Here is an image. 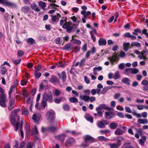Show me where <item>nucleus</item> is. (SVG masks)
Masks as SVG:
<instances>
[{"label": "nucleus", "mask_w": 148, "mask_h": 148, "mask_svg": "<svg viewBox=\"0 0 148 148\" xmlns=\"http://www.w3.org/2000/svg\"><path fill=\"white\" fill-rule=\"evenodd\" d=\"M138 122L140 124H146L148 123L147 119H139L138 120Z\"/></svg>", "instance_id": "obj_28"}, {"label": "nucleus", "mask_w": 148, "mask_h": 148, "mask_svg": "<svg viewBox=\"0 0 148 148\" xmlns=\"http://www.w3.org/2000/svg\"><path fill=\"white\" fill-rule=\"evenodd\" d=\"M46 116L50 122H54L55 124H57V122L54 119L55 114L53 111L47 112L46 114Z\"/></svg>", "instance_id": "obj_3"}, {"label": "nucleus", "mask_w": 148, "mask_h": 148, "mask_svg": "<svg viewBox=\"0 0 148 148\" xmlns=\"http://www.w3.org/2000/svg\"><path fill=\"white\" fill-rule=\"evenodd\" d=\"M24 53L23 51L22 50H19L17 52L18 56H22Z\"/></svg>", "instance_id": "obj_59"}, {"label": "nucleus", "mask_w": 148, "mask_h": 148, "mask_svg": "<svg viewBox=\"0 0 148 148\" xmlns=\"http://www.w3.org/2000/svg\"><path fill=\"white\" fill-rule=\"evenodd\" d=\"M80 98L81 100H83L85 101H89L90 97L88 96L83 95L80 96Z\"/></svg>", "instance_id": "obj_27"}, {"label": "nucleus", "mask_w": 148, "mask_h": 148, "mask_svg": "<svg viewBox=\"0 0 148 148\" xmlns=\"http://www.w3.org/2000/svg\"><path fill=\"white\" fill-rule=\"evenodd\" d=\"M105 117L107 119H109L114 116L112 112H105Z\"/></svg>", "instance_id": "obj_18"}, {"label": "nucleus", "mask_w": 148, "mask_h": 148, "mask_svg": "<svg viewBox=\"0 0 148 148\" xmlns=\"http://www.w3.org/2000/svg\"><path fill=\"white\" fill-rule=\"evenodd\" d=\"M102 67L101 66H99L98 67H95L93 69V73L96 75L97 74V71H99L102 70Z\"/></svg>", "instance_id": "obj_31"}, {"label": "nucleus", "mask_w": 148, "mask_h": 148, "mask_svg": "<svg viewBox=\"0 0 148 148\" xmlns=\"http://www.w3.org/2000/svg\"><path fill=\"white\" fill-rule=\"evenodd\" d=\"M42 99L48 101L49 103H52L53 101V98L52 92H49L48 93H44L42 95Z\"/></svg>", "instance_id": "obj_4"}, {"label": "nucleus", "mask_w": 148, "mask_h": 148, "mask_svg": "<svg viewBox=\"0 0 148 148\" xmlns=\"http://www.w3.org/2000/svg\"><path fill=\"white\" fill-rule=\"evenodd\" d=\"M65 137L66 135L62 134L57 136H56V139L62 142H63L64 140Z\"/></svg>", "instance_id": "obj_17"}, {"label": "nucleus", "mask_w": 148, "mask_h": 148, "mask_svg": "<svg viewBox=\"0 0 148 148\" xmlns=\"http://www.w3.org/2000/svg\"><path fill=\"white\" fill-rule=\"evenodd\" d=\"M146 139V137L145 136H143L141 139L139 140V143L140 145H143Z\"/></svg>", "instance_id": "obj_29"}, {"label": "nucleus", "mask_w": 148, "mask_h": 148, "mask_svg": "<svg viewBox=\"0 0 148 148\" xmlns=\"http://www.w3.org/2000/svg\"><path fill=\"white\" fill-rule=\"evenodd\" d=\"M38 5L39 6L41 7L43 10H44L45 9V8L46 6V3L42 1H40L39 2Z\"/></svg>", "instance_id": "obj_30"}, {"label": "nucleus", "mask_w": 148, "mask_h": 148, "mask_svg": "<svg viewBox=\"0 0 148 148\" xmlns=\"http://www.w3.org/2000/svg\"><path fill=\"white\" fill-rule=\"evenodd\" d=\"M75 140L73 138H70L67 140L65 145L67 146H71L75 142Z\"/></svg>", "instance_id": "obj_9"}, {"label": "nucleus", "mask_w": 148, "mask_h": 148, "mask_svg": "<svg viewBox=\"0 0 148 148\" xmlns=\"http://www.w3.org/2000/svg\"><path fill=\"white\" fill-rule=\"evenodd\" d=\"M107 59L110 61L112 65H113L114 62H116L119 59L118 57L116 55H114L112 56L108 57Z\"/></svg>", "instance_id": "obj_6"}, {"label": "nucleus", "mask_w": 148, "mask_h": 148, "mask_svg": "<svg viewBox=\"0 0 148 148\" xmlns=\"http://www.w3.org/2000/svg\"><path fill=\"white\" fill-rule=\"evenodd\" d=\"M86 60L84 59H82L79 62V66L80 67H83L84 66Z\"/></svg>", "instance_id": "obj_50"}, {"label": "nucleus", "mask_w": 148, "mask_h": 148, "mask_svg": "<svg viewBox=\"0 0 148 148\" xmlns=\"http://www.w3.org/2000/svg\"><path fill=\"white\" fill-rule=\"evenodd\" d=\"M38 133V131L37 127L36 126H35L33 130V134L34 136H36Z\"/></svg>", "instance_id": "obj_38"}, {"label": "nucleus", "mask_w": 148, "mask_h": 148, "mask_svg": "<svg viewBox=\"0 0 148 148\" xmlns=\"http://www.w3.org/2000/svg\"><path fill=\"white\" fill-rule=\"evenodd\" d=\"M25 129L26 130V133L27 135H29L30 134V128L28 126H25Z\"/></svg>", "instance_id": "obj_62"}, {"label": "nucleus", "mask_w": 148, "mask_h": 148, "mask_svg": "<svg viewBox=\"0 0 148 148\" xmlns=\"http://www.w3.org/2000/svg\"><path fill=\"white\" fill-rule=\"evenodd\" d=\"M3 66V65H2L1 67L2 69L1 70V72L3 74H4L8 70L5 67Z\"/></svg>", "instance_id": "obj_46"}, {"label": "nucleus", "mask_w": 148, "mask_h": 148, "mask_svg": "<svg viewBox=\"0 0 148 148\" xmlns=\"http://www.w3.org/2000/svg\"><path fill=\"white\" fill-rule=\"evenodd\" d=\"M53 92L54 95L56 96H59L61 93V92L60 90L56 89H54V91H53Z\"/></svg>", "instance_id": "obj_33"}, {"label": "nucleus", "mask_w": 148, "mask_h": 148, "mask_svg": "<svg viewBox=\"0 0 148 148\" xmlns=\"http://www.w3.org/2000/svg\"><path fill=\"white\" fill-rule=\"evenodd\" d=\"M90 34L91 38L92 39L93 42H95V41L96 40V38L95 36L93 34L92 32H91L90 33Z\"/></svg>", "instance_id": "obj_61"}, {"label": "nucleus", "mask_w": 148, "mask_h": 148, "mask_svg": "<svg viewBox=\"0 0 148 148\" xmlns=\"http://www.w3.org/2000/svg\"><path fill=\"white\" fill-rule=\"evenodd\" d=\"M86 119L88 121L91 123H92L93 122V118L91 116H86Z\"/></svg>", "instance_id": "obj_49"}, {"label": "nucleus", "mask_w": 148, "mask_h": 148, "mask_svg": "<svg viewBox=\"0 0 148 148\" xmlns=\"http://www.w3.org/2000/svg\"><path fill=\"white\" fill-rule=\"evenodd\" d=\"M47 105V101L42 99L41 102V106L42 108H43V110H44L45 108Z\"/></svg>", "instance_id": "obj_43"}, {"label": "nucleus", "mask_w": 148, "mask_h": 148, "mask_svg": "<svg viewBox=\"0 0 148 148\" xmlns=\"http://www.w3.org/2000/svg\"><path fill=\"white\" fill-rule=\"evenodd\" d=\"M118 126V124L117 123L113 122L110 124V127L111 129L114 130L116 129Z\"/></svg>", "instance_id": "obj_26"}, {"label": "nucleus", "mask_w": 148, "mask_h": 148, "mask_svg": "<svg viewBox=\"0 0 148 148\" xmlns=\"http://www.w3.org/2000/svg\"><path fill=\"white\" fill-rule=\"evenodd\" d=\"M96 110L97 111L98 115L99 116H101L102 115L103 113L101 111L102 110L101 109L98 107H97L96 108Z\"/></svg>", "instance_id": "obj_44"}, {"label": "nucleus", "mask_w": 148, "mask_h": 148, "mask_svg": "<svg viewBox=\"0 0 148 148\" xmlns=\"http://www.w3.org/2000/svg\"><path fill=\"white\" fill-rule=\"evenodd\" d=\"M123 131L120 129H117L115 131L114 134L116 135H121L123 134Z\"/></svg>", "instance_id": "obj_35"}, {"label": "nucleus", "mask_w": 148, "mask_h": 148, "mask_svg": "<svg viewBox=\"0 0 148 148\" xmlns=\"http://www.w3.org/2000/svg\"><path fill=\"white\" fill-rule=\"evenodd\" d=\"M130 43L129 42H124L123 44V49L125 51H127L129 49L131 48L130 47Z\"/></svg>", "instance_id": "obj_13"}, {"label": "nucleus", "mask_w": 148, "mask_h": 148, "mask_svg": "<svg viewBox=\"0 0 148 148\" xmlns=\"http://www.w3.org/2000/svg\"><path fill=\"white\" fill-rule=\"evenodd\" d=\"M85 142L86 143H91L94 142V138L88 135L86 136L85 137Z\"/></svg>", "instance_id": "obj_11"}, {"label": "nucleus", "mask_w": 148, "mask_h": 148, "mask_svg": "<svg viewBox=\"0 0 148 148\" xmlns=\"http://www.w3.org/2000/svg\"><path fill=\"white\" fill-rule=\"evenodd\" d=\"M98 126L100 128H104L105 127V125L101 121H99L98 123Z\"/></svg>", "instance_id": "obj_54"}, {"label": "nucleus", "mask_w": 148, "mask_h": 148, "mask_svg": "<svg viewBox=\"0 0 148 148\" xmlns=\"http://www.w3.org/2000/svg\"><path fill=\"white\" fill-rule=\"evenodd\" d=\"M31 7L36 12H39L40 10L37 5L35 3H32L31 5Z\"/></svg>", "instance_id": "obj_15"}, {"label": "nucleus", "mask_w": 148, "mask_h": 148, "mask_svg": "<svg viewBox=\"0 0 148 148\" xmlns=\"http://www.w3.org/2000/svg\"><path fill=\"white\" fill-rule=\"evenodd\" d=\"M120 75L119 71H116L115 72L114 75L113 76V78L115 79H116L120 77Z\"/></svg>", "instance_id": "obj_39"}, {"label": "nucleus", "mask_w": 148, "mask_h": 148, "mask_svg": "<svg viewBox=\"0 0 148 148\" xmlns=\"http://www.w3.org/2000/svg\"><path fill=\"white\" fill-rule=\"evenodd\" d=\"M4 5L11 8H16L17 7V5L16 3L7 0H6L5 2L4 3Z\"/></svg>", "instance_id": "obj_7"}, {"label": "nucleus", "mask_w": 148, "mask_h": 148, "mask_svg": "<svg viewBox=\"0 0 148 148\" xmlns=\"http://www.w3.org/2000/svg\"><path fill=\"white\" fill-rule=\"evenodd\" d=\"M122 82L128 86H130V79L127 77H124L122 79Z\"/></svg>", "instance_id": "obj_20"}, {"label": "nucleus", "mask_w": 148, "mask_h": 148, "mask_svg": "<svg viewBox=\"0 0 148 148\" xmlns=\"http://www.w3.org/2000/svg\"><path fill=\"white\" fill-rule=\"evenodd\" d=\"M66 132H69L71 134L73 135H78L79 134V133H77L75 131H66Z\"/></svg>", "instance_id": "obj_53"}, {"label": "nucleus", "mask_w": 148, "mask_h": 148, "mask_svg": "<svg viewBox=\"0 0 148 148\" xmlns=\"http://www.w3.org/2000/svg\"><path fill=\"white\" fill-rule=\"evenodd\" d=\"M69 101L72 103H77L78 101V99L75 97H71L69 99Z\"/></svg>", "instance_id": "obj_34"}, {"label": "nucleus", "mask_w": 148, "mask_h": 148, "mask_svg": "<svg viewBox=\"0 0 148 148\" xmlns=\"http://www.w3.org/2000/svg\"><path fill=\"white\" fill-rule=\"evenodd\" d=\"M111 88L110 86H107L104 87L102 89L101 93L103 94H105L109 89H110Z\"/></svg>", "instance_id": "obj_41"}, {"label": "nucleus", "mask_w": 148, "mask_h": 148, "mask_svg": "<svg viewBox=\"0 0 148 148\" xmlns=\"http://www.w3.org/2000/svg\"><path fill=\"white\" fill-rule=\"evenodd\" d=\"M40 117V115L39 114H34L32 116V119L34 122L37 124L39 121Z\"/></svg>", "instance_id": "obj_10"}, {"label": "nucleus", "mask_w": 148, "mask_h": 148, "mask_svg": "<svg viewBox=\"0 0 148 148\" xmlns=\"http://www.w3.org/2000/svg\"><path fill=\"white\" fill-rule=\"evenodd\" d=\"M61 15L59 14H57L56 15L52 16L51 20L53 22H55L56 20H58L57 21H58Z\"/></svg>", "instance_id": "obj_16"}, {"label": "nucleus", "mask_w": 148, "mask_h": 148, "mask_svg": "<svg viewBox=\"0 0 148 148\" xmlns=\"http://www.w3.org/2000/svg\"><path fill=\"white\" fill-rule=\"evenodd\" d=\"M148 51L146 48L145 47L141 52V54L142 55H144V54L148 53Z\"/></svg>", "instance_id": "obj_60"}, {"label": "nucleus", "mask_w": 148, "mask_h": 148, "mask_svg": "<svg viewBox=\"0 0 148 148\" xmlns=\"http://www.w3.org/2000/svg\"><path fill=\"white\" fill-rule=\"evenodd\" d=\"M116 140H117V143H119V144H120V145H121V141L124 140V139L123 137L120 136L117 137Z\"/></svg>", "instance_id": "obj_37"}, {"label": "nucleus", "mask_w": 148, "mask_h": 148, "mask_svg": "<svg viewBox=\"0 0 148 148\" xmlns=\"http://www.w3.org/2000/svg\"><path fill=\"white\" fill-rule=\"evenodd\" d=\"M62 99L60 97H57L54 100V102L57 103H59L61 101Z\"/></svg>", "instance_id": "obj_52"}, {"label": "nucleus", "mask_w": 148, "mask_h": 148, "mask_svg": "<svg viewBox=\"0 0 148 148\" xmlns=\"http://www.w3.org/2000/svg\"><path fill=\"white\" fill-rule=\"evenodd\" d=\"M58 81L57 78L54 76H52L50 80V82L52 83H56Z\"/></svg>", "instance_id": "obj_36"}, {"label": "nucleus", "mask_w": 148, "mask_h": 148, "mask_svg": "<svg viewBox=\"0 0 148 148\" xmlns=\"http://www.w3.org/2000/svg\"><path fill=\"white\" fill-rule=\"evenodd\" d=\"M91 12L90 11H88L87 12H86L85 10H82L81 11V14L83 16V17L86 18V17H87V16L90 14Z\"/></svg>", "instance_id": "obj_23"}, {"label": "nucleus", "mask_w": 148, "mask_h": 148, "mask_svg": "<svg viewBox=\"0 0 148 148\" xmlns=\"http://www.w3.org/2000/svg\"><path fill=\"white\" fill-rule=\"evenodd\" d=\"M45 86L43 84L42 82L40 84V89L39 90V91L40 92H41L42 90L43 89Z\"/></svg>", "instance_id": "obj_64"}, {"label": "nucleus", "mask_w": 148, "mask_h": 148, "mask_svg": "<svg viewBox=\"0 0 148 148\" xmlns=\"http://www.w3.org/2000/svg\"><path fill=\"white\" fill-rule=\"evenodd\" d=\"M125 74L128 75L129 74L132 73V69L127 68L125 70Z\"/></svg>", "instance_id": "obj_48"}, {"label": "nucleus", "mask_w": 148, "mask_h": 148, "mask_svg": "<svg viewBox=\"0 0 148 148\" xmlns=\"http://www.w3.org/2000/svg\"><path fill=\"white\" fill-rule=\"evenodd\" d=\"M63 29H66L68 32H71L73 28V25L71 22H65L62 26Z\"/></svg>", "instance_id": "obj_5"}, {"label": "nucleus", "mask_w": 148, "mask_h": 148, "mask_svg": "<svg viewBox=\"0 0 148 148\" xmlns=\"http://www.w3.org/2000/svg\"><path fill=\"white\" fill-rule=\"evenodd\" d=\"M124 64L123 63L120 64L119 66V69L121 70H123L124 69Z\"/></svg>", "instance_id": "obj_63"}, {"label": "nucleus", "mask_w": 148, "mask_h": 148, "mask_svg": "<svg viewBox=\"0 0 148 148\" xmlns=\"http://www.w3.org/2000/svg\"><path fill=\"white\" fill-rule=\"evenodd\" d=\"M131 46L132 47L136 46L138 48H140L141 47L140 44L137 42H133L131 43Z\"/></svg>", "instance_id": "obj_32"}, {"label": "nucleus", "mask_w": 148, "mask_h": 148, "mask_svg": "<svg viewBox=\"0 0 148 148\" xmlns=\"http://www.w3.org/2000/svg\"><path fill=\"white\" fill-rule=\"evenodd\" d=\"M0 105L2 107H5L7 99L5 96L4 90L1 87H0Z\"/></svg>", "instance_id": "obj_2"}, {"label": "nucleus", "mask_w": 148, "mask_h": 148, "mask_svg": "<svg viewBox=\"0 0 148 148\" xmlns=\"http://www.w3.org/2000/svg\"><path fill=\"white\" fill-rule=\"evenodd\" d=\"M107 42L105 39L103 38H100L98 41V44L100 46H105L106 45Z\"/></svg>", "instance_id": "obj_14"}, {"label": "nucleus", "mask_w": 148, "mask_h": 148, "mask_svg": "<svg viewBox=\"0 0 148 148\" xmlns=\"http://www.w3.org/2000/svg\"><path fill=\"white\" fill-rule=\"evenodd\" d=\"M139 70L138 69L136 68L132 69V74H135L138 73Z\"/></svg>", "instance_id": "obj_51"}, {"label": "nucleus", "mask_w": 148, "mask_h": 148, "mask_svg": "<svg viewBox=\"0 0 148 148\" xmlns=\"http://www.w3.org/2000/svg\"><path fill=\"white\" fill-rule=\"evenodd\" d=\"M34 144L33 143H29L27 145V148H33Z\"/></svg>", "instance_id": "obj_55"}, {"label": "nucleus", "mask_w": 148, "mask_h": 148, "mask_svg": "<svg viewBox=\"0 0 148 148\" xmlns=\"http://www.w3.org/2000/svg\"><path fill=\"white\" fill-rule=\"evenodd\" d=\"M16 86L15 85L11 86L9 92V99H10L11 98V95L13 91L16 89Z\"/></svg>", "instance_id": "obj_22"}, {"label": "nucleus", "mask_w": 148, "mask_h": 148, "mask_svg": "<svg viewBox=\"0 0 148 148\" xmlns=\"http://www.w3.org/2000/svg\"><path fill=\"white\" fill-rule=\"evenodd\" d=\"M142 85L146 86L148 84V81L146 79H144L141 82Z\"/></svg>", "instance_id": "obj_58"}, {"label": "nucleus", "mask_w": 148, "mask_h": 148, "mask_svg": "<svg viewBox=\"0 0 148 148\" xmlns=\"http://www.w3.org/2000/svg\"><path fill=\"white\" fill-rule=\"evenodd\" d=\"M56 126H50L47 128L48 130L51 132L54 131L56 130Z\"/></svg>", "instance_id": "obj_42"}, {"label": "nucleus", "mask_w": 148, "mask_h": 148, "mask_svg": "<svg viewBox=\"0 0 148 148\" xmlns=\"http://www.w3.org/2000/svg\"><path fill=\"white\" fill-rule=\"evenodd\" d=\"M12 61L15 64H18L20 63L21 61V59H18L16 60H15L14 59H12Z\"/></svg>", "instance_id": "obj_47"}, {"label": "nucleus", "mask_w": 148, "mask_h": 148, "mask_svg": "<svg viewBox=\"0 0 148 148\" xmlns=\"http://www.w3.org/2000/svg\"><path fill=\"white\" fill-rule=\"evenodd\" d=\"M63 108L64 110L66 111L69 110L70 109L69 106L67 104H65L63 105Z\"/></svg>", "instance_id": "obj_56"}, {"label": "nucleus", "mask_w": 148, "mask_h": 148, "mask_svg": "<svg viewBox=\"0 0 148 148\" xmlns=\"http://www.w3.org/2000/svg\"><path fill=\"white\" fill-rule=\"evenodd\" d=\"M26 42L27 44L30 45H32L35 43V40L31 38L27 39L26 40Z\"/></svg>", "instance_id": "obj_24"}, {"label": "nucleus", "mask_w": 148, "mask_h": 148, "mask_svg": "<svg viewBox=\"0 0 148 148\" xmlns=\"http://www.w3.org/2000/svg\"><path fill=\"white\" fill-rule=\"evenodd\" d=\"M19 110L18 109L14 110L12 112L11 114L10 121L12 124L14 126L16 131L18 130V126L20 125L19 122L16 121L15 116H16L17 113Z\"/></svg>", "instance_id": "obj_1"}, {"label": "nucleus", "mask_w": 148, "mask_h": 148, "mask_svg": "<svg viewBox=\"0 0 148 148\" xmlns=\"http://www.w3.org/2000/svg\"><path fill=\"white\" fill-rule=\"evenodd\" d=\"M9 101L8 109L9 110H11L14 107V104L15 102L14 99L13 98H10Z\"/></svg>", "instance_id": "obj_8"}, {"label": "nucleus", "mask_w": 148, "mask_h": 148, "mask_svg": "<svg viewBox=\"0 0 148 148\" xmlns=\"http://www.w3.org/2000/svg\"><path fill=\"white\" fill-rule=\"evenodd\" d=\"M30 8L27 6H24L21 8V10L25 13H27L30 11Z\"/></svg>", "instance_id": "obj_25"}, {"label": "nucleus", "mask_w": 148, "mask_h": 148, "mask_svg": "<svg viewBox=\"0 0 148 148\" xmlns=\"http://www.w3.org/2000/svg\"><path fill=\"white\" fill-rule=\"evenodd\" d=\"M98 107L101 110L103 109H106L108 110V111H111L112 110V108H111L108 107L105 104H102L100 105Z\"/></svg>", "instance_id": "obj_12"}, {"label": "nucleus", "mask_w": 148, "mask_h": 148, "mask_svg": "<svg viewBox=\"0 0 148 148\" xmlns=\"http://www.w3.org/2000/svg\"><path fill=\"white\" fill-rule=\"evenodd\" d=\"M62 78L63 79V82H64L66 80V75L65 73V72L63 71L62 72Z\"/></svg>", "instance_id": "obj_45"}, {"label": "nucleus", "mask_w": 148, "mask_h": 148, "mask_svg": "<svg viewBox=\"0 0 148 148\" xmlns=\"http://www.w3.org/2000/svg\"><path fill=\"white\" fill-rule=\"evenodd\" d=\"M73 48L72 44L69 43L66 45L64 47V49L66 50H70Z\"/></svg>", "instance_id": "obj_21"}, {"label": "nucleus", "mask_w": 148, "mask_h": 148, "mask_svg": "<svg viewBox=\"0 0 148 148\" xmlns=\"http://www.w3.org/2000/svg\"><path fill=\"white\" fill-rule=\"evenodd\" d=\"M73 42L75 44H76L78 45H80L81 43V41L79 40H77L76 39H73Z\"/></svg>", "instance_id": "obj_57"}, {"label": "nucleus", "mask_w": 148, "mask_h": 148, "mask_svg": "<svg viewBox=\"0 0 148 148\" xmlns=\"http://www.w3.org/2000/svg\"><path fill=\"white\" fill-rule=\"evenodd\" d=\"M35 77L36 78H38L41 76V74L40 73L38 72L37 71H35L34 72Z\"/></svg>", "instance_id": "obj_40"}, {"label": "nucleus", "mask_w": 148, "mask_h": 148, "mask_svg": "<svg viewBox=\"0 0 148 148\" xmlns=\"http://www.w3.org/2000/svg\"><path fill=\"white\" fill-rule=\"evenodd\" d=\"M110 148H119L120 146V144L119 143H110L108 144Z\"/></svg>", "instance_id": "obj_19"}]
</instances>
